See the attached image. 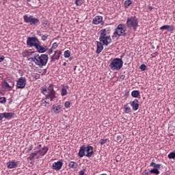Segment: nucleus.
<instances>
[{
    "label": "nucleus",
    "instance_id": "nucleus-15",
    "mask_svg": "<svg viewBox=\"0 0 175 175\" xmlns=\"http://www.w3.org/2000/svg\"><path fill=\"white\" fill-rule=\"evenodd\" d=\"M18 166V161H16V160H12L7 163L8 169H16Z\"/></svg>",
    "mask_w": 175,
    "mask_h": 175
},
{
    "label": "nucleus",
    "instance_id": "nucleus-19",
    "mask_svg": "<svg viewBox=\"0 0 175 175\" xmlns=\"http://www.w3.org/2000/svg\"><path fill=\"white\" fill-rule=\"evenodd\" d=\"M103 21V17L101 16H96L92 20V24L94 25H98V24H100Z\"/></svg>",
    "mask_w": 175,
    "mask_h": 175
},
{
    "label": "nucleus",
    "instance_id": "nucleus-3",
    "mask_svg": "<svg viewBox=\"0 0 175 175\" xmlns=\"http://www.w3.org/2000/svg\"><path fill=\"white\" fill-rule=\"evenodd\" d=\"M94 154V148L91 146H81L80 147L78 155L80 158L83 157H87L88 158H91Z\"/></svg>",
    "mask_w": 175,
    "mask_h": 175
},
{
    "label": "nucleus",
    "instance_id": "nucleus-1",
    "mask_svg": "<svg viewBox=\"0 0 175 175\" xmlns=\"http://www.w3.org/2000/svg\"><path fill=\"white\" fill-rule=\"evenodd\" d=\"M31 62H34L36 65L42 68V66H46L47 62H49V55L46 54L39 55L38 53H35L33 57L29 59Z\"/></svg>",
    "mask_w": 175,
    "mask_h": 175
},
{
    "label": "nucleus",
    "instance_id": "nucleus-10",
    "mask_svg": "<svg viewBox=\"0 0 175 175\" xmlns=\"http://www.w3.org/2000/svg\"><path fill=\"white\" fill-rule=\"evenodd\" d=\"M39 40L36 37H28L27 40V44L29 46V47H35L38 46L39 44Z\"/></svg>",
    "mask_w": 175,
    "mask_h": 175
},
{
    "label": "nucleus",
    "instance_id": "nucleus-44",
    "mask_svg": "<svg viewBox=\"0 0 175 175\" xmlns=\"http://www.w3.org/2000/svg\"><path fill=\"white\" fill-rule=\"evenodd\" d=\"M54 49H52L51 48L48 50L47 54H53V51Z\"/></svg>",
    "mask_w": 175,
    "mask_h": 175
},
{
    "label": "nucleus",
    "instance_id": "nucleus-14",
    "mask_svg": "<svg viewBox=\"0 0 175 175\" xmlns=\"http://www.w3.org/2000/svg\"><path fill=\"white\" fill-rule=\"evenodd\" d=\"M9 83H8L7 81H3V87L8 91H12V90H13V88L14 87V82L9 80Z\"/></svg>",
    "mask_w": 175,
    "mask_h": 175
},
{
    "label": "nucleus",
    "instance_id": "nucleus-34",
    "mask_svg": "<svg viewBox=\"0 0 175 175\" xmlns=\"http://www.w3.org/2000/svg\"><path fill=\"white\" fill-rule=\"evenodd\" d=\"M169 159H174L175 158V152H170L168 155H167Z\"/></svg>",
    "mask_w": 175,
    "mask_h": 175
},
{
    "label": "nucleus",
    "instance_id": "nucleus-20",
    "mask_svg": "<svg viewBox=\"0 0 175 175\" xmlns=\"http://www.w3.org/2000/svg\"><path fill=\"white\" fill-rule=\"evenodd\" d=\"M103 46H105L102 42L99 41H96V54H100L102 51H103Z\"/></svg>",
    "mask_w": 175,
    "mask_h": 175
},
{
    "label": "nucleus",
    "instance_id": "nucleus-41",
    "mask_svg": "<svg viewBox=\"0 0 175 175\" xmlns=\"http://www.w3.org/2000/svg\"><path fill=\"white\" fill-rule=\"evenodd\" d=\"M85 174V169H83L79 172V175H84Z\"/></svg>",
    "mask_w": 175,
    "mask_h": 175
},
{
    "label": "nucleus",
    "instance_id": "nucleus-12",
    "mask_svg": "<svg viewBox=\"0 0 175 175\" xmlns=\"http://www.w3.org/2000/svg\"><path fill=\"white\" fill-rule=\"evenodd\" d=\"M36 53L31 51V50H25L23 52H22V57H24L25 58H27V61H29V62H32V60H31V58H33L35 57V54Z\"/></svg>",
    "mask_w": 175,
    "mask_h": 175
},
{
    "label": "nucleus",
    "instance_id": "nucleus-43",
    "mask_svg": "<svg viewBox=\"0 0 175 175\" xmlns=\"http://www.w3.org/2000/svg\"><path fill=\"white\" fill-rule=\"evenodd\" d=\"M142 175H150V172H148L147 170H145L144 172H142Z\"/></svg>",
    "mask_w": 175,
    "mask_h": 175
},
{
    "label": "nucleus",
    "instance_id": "nucleus-35",
    "mask_svg": "<svg viewBox=\"0 0 175 175\" xmlns=\"http://www.w3.org/2000/svg\"><path fill=\"white\" fill-rule=\"evenodd\" d=\"M58 47V43L54 42L51 47L52 49L55 50Z\"/></svg>",
    "mask_w": 175,
    "mask_h": 175
},
{
    "label": "nucleus",
    "instance_id": "nucleus-18",
    "mask_svg": "<svg viewBox=\"0 0 175 175\" xmlns=\"http://www.w3.org/2000/svg\"><path fill=\"white\" fill-rule=\"evenodd\" d=\"M130 105L134 111L139 109V100L135 99L134 100L130 102Z\"/></svg>",
    "mask_w": 175,
    "mask_h": 175
},
{
    "label": "nucleus",
    "instance_id": "nucleus-51",
    "mask_svg": "<svg viewBox=\"0 0 175 175\" xmlns=\"http://www.w3.org/2000/svg\"><path fill=\"white\" fill-rule=\"evenodd\" d=\"M3 117L2 113H0V122H2Z\"/></svg>",
    "mask_w": 175,
    "mask_h": 175
},
{
    "label": "nucleus",
    "instance_id": "nucleus-27",
    "mask_svg": "<svg viewBox=\"0 0 175 175\" xmlns=\"http://www.w3.org/2000/svg\"><path fill=\"white\" fill-rule=\"evenodd\" d=\"M150 174H157V175H158L161 172H159V169H158V168H153V169L150 170Z\"/></svg>",
    "mask_w": 175,
    "mask_h": 175
},
{
    "label": "nucleus",
    "instance_id": "nucleus-21",
    "mask_svg": "<svg viewBox=\"0 0 175 175\" xmlns=\"http://www.w3.org/2000/svg\"><path fill=\"white\" fill-rule=\"evenodd\" d=\"M52 111L55 113V114H59V113L62 111V108H61V105H53Z\"/></svg>",
    "mask_w": 175,
    "mask_h": 175
},
{
    "label": "nucleus",
    "instance_id": "nucleus-6",
    "mask_svg": "<svg viewBox=\"0 0 175 175\" xmlns=\"http://www.w3.org/2000/svg\"><path fill=\"white\" fill-rule=\"evenodd\" d=\"M126 31V26L124 24H119L112 35V39H118L120 36H124Z\"/></svg>",
    "mask_w": 175,
    "mask_h": 175
},
{
    "label": "nucleus",
    "instance_id": "nucleus-50",
    "mask_svg": "<svg viewBox=\"0 0 175 175\" xmlns=\"http://www.w3.org/2000/svg\"><path fill=\"white\" fill-rule=\"evenodd\" d=\"M8 100L9 105L12 104V102H13V99L12 98H8Z\"/></svg>",
    "mask_w": 175,
    "mask_h": 175
},
{
    "label": "nucleus",
    "instance_id": "nucleus-38",
    "mask_svg": "<svg viewBox=\"0 0 175 175\" xmlns=\"http://www.w3.org/2000/svg\"><path fill=\"white\" fill-rule=\"evenodd\" d=\"M107 142V139H100L99 143L102 146L103 144H106Z\"/></svg>",
    "mask_w": 175,
    "mask_h": 175
},
{
    "label": "nucleus",
    "instance_id": "nucleus-29",
    "mask_svg": "<svg viewBox=\"0 0 175 175\" xmlns=\"http://www.w3.org/2000/svg\"><path fill=\"white\" fill-rule=\"evenodd\" d=\"M150 166H152L154 169H161V164H157L154 162L150 163Z\"/></svg>",
    "mask_w": 175,
    "mask_h": 175
},
{
    "label": "nucleus",
    "instance_id": "nucleus-24",
    "mask_svg": "<svg viewBox=\"0 0 175 175\" xmlns=\"http://www.w3.org/2000/svg\"><path fill=\"white\" fill-rule=\"evenodd\" d=\"M69 88V86H63L61 90V95L62 96H65L68 94V89Z\"/></svg>",
    "mask_w": 175,
    "mask_h": 175
},
{
    "label": "nucleus",
    "instance_id": "nucleus-45",
    "mask_svg": "<svg viewBox=\"0 0 175 175\" xmlns=\"http://www.w3.org/2000/svg\"><path fill=\"white\" fill-rule=\"evenodd\" d=\"M32 150H33V145H30L28 149V152H29L30 151H32Z\"/></svg>",
    "mask_w": 175,
    "mask_h": 175
},
{
    "label": "nucleus",
    "instance_id": "nucleus-11",
    "mask_svg": "<svg viewBox=\"0 0 175 175\" xmlns=\"http://www.w3.org/2000/svg\"><path fill=\"white\" fill-rule=\"evenodd\" d=\"M25 85H27V79H25V77H20L16 81V87L18 90H23V88H25Z\"/></svg>",
    "mask_w": 175,
    "mask_h": 175
},
{
    "label": "nucleus",
    "instance_id": "nucleus-36",
    "mask_svg": "<svg viewBox=\"0 0 175 175\" xmlns=\"http://www.w3.org/2000/svg\"><path fill=\"white\" fill-rule=\"evenodd\" d=\"M0 103H6V97H0Z\"/></svg>",
    "mask_w": 175,
    "mask_h": 175
},
{
    "label": "nucleus",
    "instance_id": "nucleus-4",
    "mask_svg": "<svg viewBox=\"0 0 175 175\" xmlns=\"http://www.w3.org/2000/svg\"><path fill=\"white\" fill-rule=\"evenodd\" d=\"M47 151H49V148L44 146V147L34 152H32L29 154V157L27 158L28 161H33V159H39L41 157H44L47 154Z\"/></svg>",
    "mask_w": 175,
    "mask_h": 175
},
{
    "label": "nucleus",
    "instance_id": "nucleus-5",
    "mask_svg": "<svg viewBox=\"0 0 175 175\" xmlns=\"http://www.w3.org/2000/svg\"><path fill=\"white\" fill-rule=\"evenodd\" d=\"M99 40L104 46H109L111 43V37L107 34L106 29H103L100 31Z\"/></svg>",
    "mask_w": 175,
    "mask_h": 175
},
{
    "label": "nucleus",
    "instance_id": "nucleus-16",
    "mask_svg": "<svg viewBox=\"0 0 175 175\" xmlns=\"http://www.w3.org/2000/svg\"><path fill=\"white\" fill-rule=\"evenodd\" d=\"M63 165H64V163H62V161H59L57 162H54L52 164V169H53V170H61Z\"/></svg>",
    "mask_w": 175,
    "mask_h": 175
},
{
    "label": "nucleus",
    "instance_id": "nucleus-28",
    "mask_svg": "<svg viewBox=\"0 0 175 175\" xmlns=\"http://www.w3.org/2000/svg\"><path fill=\"white\" fill-rule=\"evenodd\" d=\"M41 106H43L44 107H48V106H50V103H49L47 100H42Z\"/></svg>",
    "mask_w": 175,
    "mask_h": 175
},
{
    "label": "nucleus",
    "instance_id": "nucleus-48",
    "mask_svg": "<svg viewBox=\"0 0 175 175\" xmlns=\"http://www.w3.org/2000/svg\"><path fill=\"white\" fill-rule=\"evenodd\" d=\"M125 79V75H122L120 77V80H124Z\"/></svg>",
    "mask_w": 175,
    "mask_h": 175
},
{
    "label": "nucleus",
    "instance_id": "nucleus-31",
    "mask_svg": "<svg viewBox=\"0 0 175 175\" xmlns=\"http://www.w3.org/2000/svg\"><path fill=\"white\" fill-rule=\"evenodd\" d=\"M124 7L125 8H129L132 5V1L131 0H126L124 1Z\"/></svg>",
    "mask_w": 175,
    "mask_h": 175
},
{
    "label": "nucleus",
    "instance_id": "nucleus-17",
    "mask_svg": "<svg viewBox=\"0 0 175 175\" xmlns=\"http://www.w3.org/2000/svg\"><path fill=\"white\" fill-rule=\"evenodd\" d=\"M36 49L38 53H46L47 51V46H41L40 45V41L37 44V46H36Z\"/></svg>",
    "mask_w": 175,
    "mask_h": 175
},
{
    "label": "nucleus",
    "instance_id": "nucleus-22",
    "mask_svg": "<svg viewBox=\"0 0 175 175\" xmlns=\"http://www.w3.org/2000/svg\"><path fill=\"white\" fill-rule=\"evenodd\" d=\"M1 114L3 118H5L6 120H12V118H13V116H14V113L13 112H4Z\"/></svg>",
    "mask_w": 175,
    "mask_h": 175
},
{
    "label": "nucleus",
    "instance_id": "nucleus-13",
    "mask_svg": "<svg viewBox=\"0 0 175 175\" xmlns=\"http://www.w3.org/2000/svg\"><path fill=\"white\" fill-rule=\"evenodd\" d=\"M61 54H62V52L61 51H55L53 55L51 57V62H55V61H58V59H59V57H61Z\"/></svg>",
    "mask_w": 175,
    "mask_h": 175
},
{
    "label": "nucleus",
    "instance_id": "nucleus-8",
    "mask_svg": "<svg viewBox=\"0 0 175 175\" xmlns=\"http://www.w3.org/2000/svg\"><path fill=\"white\" fill-rule=\"evenodd\" d=\"M126 24L127 28H133L134 31H136L139 25V19L135 16H131L127 18Z\"/></svg>",
    "mask_w": 175,
    "mask_h": 175
},
{
    "label": "nucleus",
    "instance_id": "nucleus-25",
    "mask_svg": "<svg viewBox=\"0 0 175 175\" xmlns=\"http://www.w3.org/2000/svg\"><path fill=\"white\" fill-rule=\"evenodd\" d=\"M131 96L133 98H139V96H140V92L139 90H133L131 92Z\"/></svg>",
    "mask_w": 175,
    "mask_h": 175
},
{
    "label": "nucleus",
    "instance_id": "nucleus-46",
    "mask_svg": "<svg viewBox=\"0 0 175 175\" xmlns=\"http://www.w3.org/2000/svg\"><path fill=\"white\" fill-rule=\"evenodd\" d=\"M38 146L36 147L37 150H39V148H42V144H40L39 142L37 143Z\"/></svg>",
    "mask_w": 175,
    "mask_h": 175
},
{
    "label": "nucleus",
    "instance_id": "nucleus-30",
    "mask_svg": "<svg viewBox=\"0 0 175 175\" xmlns=\"http://www.w3.org/2000/svg\"><path fill=\"white\" fill-rule=\"evenodd\" d=\"M124 113H126V114L131 113V108L129 107V106H128V104L124 106Z\"/></svg>",
    "mask_w": 175,
    "mask_h": 175
},
{
    "label": "nucleus",
    "instance_id": "nucleus-7",
    "mask_svg": "<svg viewBox=\"0 0 175 175\" xmlns=\"http://www.w3.org/2000/svg\"><path fill=\"white\" fill-rule=\"evenodd\" d=\"M122 65H124L122 59L114 58L111 61L109 68L111 70H120L122 68Z\"/></svg>",
    "mask_w": 175,
    "mask_h": 175
},
{
    "label": "nucleus",
    "instance_id": "nucleus-32",
    "mask_svg": "<svg viewBox=\"0 0 175 175\" xmlns=\"http://www.w3.org/2000/svg\"><path fill=\"white\" fill-rule=\"evenodd\" d=\"M64 58H69L70 57V51L67 50L64 52Z\"/></svg>",
    "mask_w": 175,
    "mask_h": 175
},
{
    "label": "nucleus",
    "instance_id": "nucleus-37",
    "mask_svg": "<svg viewBox=\"0 0 175 175\" xmlns=\"http://www.w3.org/2000/svg\"><path fill=\"white\" fill-rule=\"evenodd\" d=\"M64 106L66 109H69V107H70V102L66 101L64 103Z\"/></svg>",
    "mask_w": 175,
    "mask_h": 175
},
{
    "label": "nucleus",
    "instance_id": "nucleus-53",
    "mask_svg": "<svg viewBox=\"0 0 175 175\" xmlns=\"http://www.w3.org/2000/svg\"><path fill=\"white\" fill-rule=\"evenodd\" d=\"M27 2H31V1H32V0H27Z\"/></svg>",
    "mask_w": 175,
    "mask_h": 175
},
{
    "label": "nucleus",
    "instance_id": "nucleus-40",
    "mask_svg": "<svg viewBox=\"0 0 175 175\" xmlns=\"http://www.w3.org/2000/svg\"><path fill=\"white\" fill-rule=\"evenodd\" d=\"M49 38V35H43L42 36V40H43V42L47 40V38Z\"/></svg>",
    "mask_w": 175,
    "mask_h": 175
},
{
    "label": "nucleus",
    "instance_id": "nucleus-47",
    "mask_svg": "<svg viewBox=\"0 0 175 175\" xmlns=\"http://www.w3.org/2000/svg\"><path fill=\"white\" fill-rule=\"evenodd\" d=\"M5 59V56L0 55V62H2Z\"/></svg>",
    "mask_w": 175,
    "mask_h": 175
},
{
    "label": "nucleus",
    "instance_id": "nucleus-42",
    "mask_svg": "<svg viewBox=\"0 0 175 175\" xmlns=\"http://www.w3.org/2000/svg\"><path fill=\"white\" fill-rule=\"evenodd\" d=\"M151 55L152 58H155L158 55V52L153 53Z\"/></svg>",
    "mask_w": 175,
    "mask_h": 175
},
{
    "label": "nucleus",
    "instance_id": "nucleus-26",
    "mask_svg": "<svg viewBox=\"0 0 175 175\" xmlns=\"http://www.w3.org/2000/svg\"><path fill=\"white\" fill-rule=\"evenodd\" d=\"M160 29H167V31H173V26L171 25H163L160 27Z\"/></svg>",
    "mask_w": 175,
    "mask_h": 175
},
{
    "label": "nucleus",
    "instance_id": "nucleus-39",
    "mask_svg": "<svg viewBox=\"0 0 175 175\" xmlns=\"http://www.w3.org/2000/svg\"><path fill=\"white\" fill-rule=\"evenodd\" d=\"M139 68L141 69V70L144 71L146 70V69H147V66H146V64H142Z\"/></svg>",
    "mask_w": 175,
    "mask_h": 175
},
{
    "label": "nucleus",
    "instance_id": "nucleus-2",
    "mask_svg": "<svg viewBox=\"0 0 175 175\" xmlns=\"http://www.w3.org/2000/svg\"><path fill=\"white\" fill-rule=\"evenodd\" d=\"M42 93L46 96V99H49L53 102L57 98L55 90H54V85L51 84L48 88H42Z\"/></svg>",
    "mask_w": 175,
    "mask_h": 175
},
{
    "label": "nucleus",
    "instance_id": "nucleus-52",
    "mask_svg": "<svg viewBox=\"0 0 175 175\" xmlns=\"http://www.w3.org/2000/svg\"><path fill=\"white\" fill-rule=\"evenodd\" d=\"M63 66H66V62H64V63L63 64Z\"/></svg>",
    "mask_w": 175,
    "mask_h": 175
},
{
    "label": "nucleus",
    "instance_id": "nucleus-9",
    "mask_svg": "<svg viewBox=\"0 0 175 175\" xmlns=\"http://www.w3.org/2000/svg\"><path fill=\"white\" fill-rule=\"evenodd\" d=\"M23 20L25 23L29 24L30 25H36V24H39V19L33 17L32 15L23 16Z\"/></svg>",
    "mask_w": 175,
    "mask_h": 175
},
{
    "label": "nucleus",
    "instance_id": "nucleus-33",
    "mask_svg": "<svg viewBox=\"0 0 175 175\" xmlns=\"http://www.w3.org/2000/svg\"><path fill=\"white\" fill-rule=\"evenodd\" d=\"M84 3V1L83 0H75V5L77 6H81Z\"/></svg>",
    "mask_w": 175,
    "mask_h": 175
},
{
    "label": "nucleus",
    "instance_id": "nucleus-49",
    "mask_svg": "<svg viewBox=\"0 0 175 175\" xmlns=\"http://www.w3.org/2000/svg\"><path fill=\"white\" fill-rule=\"evenodd\" d=\"M152 9H154V8H152V6H150V5L148 6V10H150V12H151V10H152Z\"/></svg>",
    "mask_w": 175,
    "mask_h": 175
},
{
    "label": "nucleus",
    "instance_id": "nucleus-23",
    "mask_svg": "<svg viewBox=\"0 0 175 175\" xmlns=\"http://www.w3.org/2000/svg\"><path fill=\"white\" fill-rule=\"evenodd\" d=\"M79 166V164H77L75 161H70L68 163V167L70 169H72L73 170H76Z\"/></svg>",
    "mask_w": 175,
    "mask_h": 175
}]
</instances>
